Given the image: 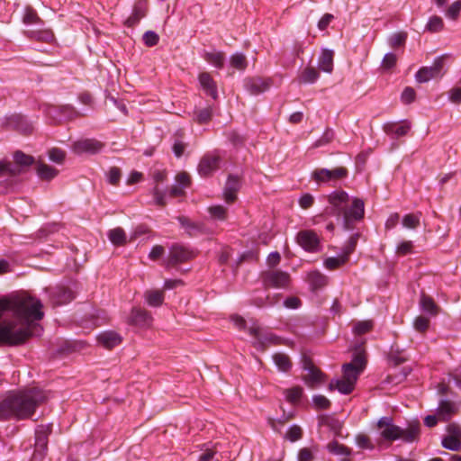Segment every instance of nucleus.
<instances>
[{"instance_id":"nucleus-1","label":"nucleus","mask_w":461,"mask_h":461,"mask_svg":"<svg viewBox=\"0 0 461 461\" xmlns=\"http://www.w3.org/2000/svg\"><path fill=\"white\" fill-rule=\"evenodd\" d=\"M40 300L23 294L0 298V343L18 345L33 334L34 321L41 320Z\"/></svg>"},{"instance_id":"nucleus-2","label":"nucleus","mask_w":461,"mask_h":461,"mask_svg":"<svg viewBox=\"0 0 461 461\" xmlns=\"http://www.w3.org/2000/svg\"><path fill=\"white\" fill-rule=\"evenodd\" d=\"M47 399V393L39 388L12 393L0 402V420L10 417L29 418Z\"/></svg>"},{"instance_id":"nucleus-3","label":"nucleus","mask_w":461,"mask_h":461,"mask_svg":"<svg viewBox=\"0 0 461 461\" xmlns=\"http://www.w3.org/2000/svg\"><path fill=\"white\" fill-rule=\"evenodd\" d=\"M328 201L331 205L332 214L338 217L343 216L346 230H350L353 221H359L364 217V202L361 199L354 198L348 207L349 196L343 190L332 192L328 195Z\"/></svg>"},{"instance_id":"nucleus-4","label":"nucleus","mask_w":461,"mask_h":461,"mask_svg":"<svg viewBox=\"0 0 461 461\" xmlns=\"http://www.w3.org/2000/svg\"><path fill=\"white\" fill-rule=\"evenodd\" d=\"M366 360L364 353L358 348L355 353L353 359L342 366L343 376L341 379L332 380L329 384V389L333 391L337 389L344 394L350 393L356 384V382L366 367Z\"/></svg>"},{"instance_id":"nucleus-5","label":"nucleus","mask_w":461,"mask_h":461,"mask_svg":"<svg viewBox=\"0 0 461 461\" xmlns=\"http://www.w3.org/2000/svg\"><path fill=\"white\" fill-rule=\"evenodd\" d=\"M377 427L380 429L381 436L387 440L402 439L405 442H412L417 439L420 433L419 423L411 424L403 429L393 423L389 417H382Z\"/></svg>"},{"instance_id":"nucleus-6","label":"nucleus","mask_w":461,"mask_h":461,"mask_svg":"<svg viewBox=\"0 0 461 461\" xmlns=\"http://www.w3.org/2000/svg\"><path fill=\"white\" fill-rule=\"evenodd\" d=\"M195 255V252L190 248L176 243L169 248V252L164 264L168 268L187 262L193 259Z\"/></svg>"},{"instance_id":"nucleus-7","label":"nucleus","mask_w":461,"mask_h":461,"mask_svg":"<svg viewBox=\"0 0 461 461\" xmlns=\"http://www.w3.org/2000/svg\"><path fill=\"white\" fill-rule=\"evenodd\" d=\"M263 285L269 288L285 289L291 282L290 275L279 269H271L261 274Z\"/></svg>"},{"instance_id":"nucleus-8","label":"nucleus","mask_w":461,"mask_h":461,"mask_svg":"<svg viewBox=\"0 0 461 461\" xmlns=\"http://www.w3.org/2000/svg\"><path fill=\"white\" fill-rule=\"evenodd\" d=\"M444 58H437L430 67H423L416 73L419 83H426L431 79L441 77L444 74Z\"/></svg>"},{"instance_id":"nucleus-9","label":"nucleus","mask_w":461,"mask_h":461,"mask_svg":"<svg viewBox=\"0 0 461 461\" xmlns=\"http://www.w3.org/2000/svg\"><path fill=\"white\" fill-rule=\"evenodd\" d=\"M249 334L254 338V346L258 349L265 350L269 345H277L279 339L271 332L263 331L258 327H251L249 330Z\"/></svg>"},{"instance_id":"nucleus-10","label":"nucleus","mask_w":461,"mask_h":461,"mask_svg":"<svg viewBox=\"0 0 461 461\" xmlns=\"http://www.w3.org/2000/svg\"><path fill=\"white\" fill-rule=\"evenodd\" d=\"M348 171L345 167H336L334 169L319 168L312 172V178L318 182H329L338 180L347 176Z\"/></svg>"},{"instance_id":"nucleus-11","label":"nucleus","mask_w":461,"mask_h":461,"mask_svg":"<svg viewBox=\"0 0 461 461\" xmlns=\"http://www.w3.org/2000/svg\"><path fill=\"white\" fill-rule=\"evenodd\" d=\"M221 162L220 155L210 153L204 155L198 165V172L202 176H208L219 168Z\"/></svg>"},{"instance_id":"nucleus-12","label":"nucleus","mask_w":461,"mask_h":461,"mask_svg":"<svg viewBox=\"0 0 461 461\" xmlns=\"http://www.w3.org/2000/svg\"><path fill=\"white\" fill-rule=\"evenodd\" d=\"M303 368L307 371V374L303 375V381L309 387L315 388L323 383L324 375L311 362V360L305 359L303 361Z\"/></svg>"},{"instance_id":"nucleus-13","label":"nucleus","mask_w":461,"mask_h":461,"mask_svg":"<svg viewBox=\"0 0 461 461\" xmlns=\"http://www.w3.org/2000/svg\"><path fill=\"white\" fill-rule=\"evenodd\" d=\"M103 147V143L96 140L86 139L74 142L72 145V150L77 155L84 153L95 154L100 152Z\"/></svg>"},{"instance_id":"nucleus-14","label":"nucleus","mask_w":461,"mask_h":461,"mask_svg":"<svg viewBox=\"0 0 461 461\" xmlns=\"http://www.w3.org/2000/svg\"><path fill=\"white\" fill-rule=\"evenodd\" d=\"M298 244L306 251L314 252L319 249L320 240L317 234L311 230H302L296 237Z\"/></svg>"},{"instance_id":"nucleus-15","label":"nucleus","mask_w":461,"mask_h":461,"mask_svg":"<svg viewBox=\"0 0 461 461\" xmlns=\"http://www.w3.org/2000/svg\"><path fill=\"white\" fill-rule=\"evenodd\" d=\"M271 85L270 79L261 77H249L245 79L244 86L246 90L253 95H257L267 91Z\"/></svg>"},{"instance_id":"nucleus-16","label":"nucleus","mask_w":461,"mask_h":461,"mask_svg":"<svg viewBox=\"0 0 461 461\" xmlns=\"http://www.w3.org/2000/svg\"><path fill=\"white\" fill-rule=\"evenodd\" d=\"M458 411V405L456 402L450 400L442 399L438 402L437 409V415L442 421L449 420L452 416L456 414Z\"/></svg>"},{"instance_id":"nucleus-17","label":"nucleus","mask_w":461,"mask_h":461,"mask_svg":"<svg viewBox=\"0 0 461 461\" xmlns=\"http://www.w3.org/2000/svg\"><path fill=\"white\" fill-rule=\"evenodd\" d=\"M148 11V3L146 0H140L135 3L132 14L125 21L128 27L135 26L143 17L146 16Z\"/></svg>"},{"instance_id":"nucleus-18","label":"nucleus","mask_w":461,"mask_h":461,"mask_svg":"<svg viewBox=\"0 0 461 461\" xmlns=\"http://www.w3.org/2000/svg\"><path fill=\"white\" fill-rule=\"evenodd\" d=\"M240 187V179L238 176H230L227 179L223 198L227 203H232L237 199V192Z\"/></svg>"},{"instance_id":"nucleus-19","label":"nucleus","mask_w":461,"mask_h":461,"mask_svg":"<svg viewBox=\"0 0 461 461\" xmlns=\"http://www.w3.org/2000/svg\"><path fill=\"white\" fill-rule=\"evenodd\" d=\"M122 338L120 334L113 330H106L100 333L97 341L105 348H113L122 343Z\"/></svg>"},{"instance_id":"nucleus-20","label":"nucleus","mask_w":461,"mask_h":461,"mask_svg":"<svg viewBox=\"0 0 461 461\" xmlns=\"http://www.w3.org/2000/svg\"><path fill=\"white\" fill-rule=\"evenodd\" d=\"M130 320L131 324L139 327H149L152 322L151 315L140 308L132 309Z\"/></svg>"},{"instance_id":"nucleus-21","label":"nucleus","mask_w":461,"mask_h":461,"mask_svg":"<svg viewBox=\"0 0 461 461\" xmlns=\"http://www.w3.org/2000/svg\"><path fill=\"white\" fill-rule=\"evenodd\" d=\"M51 432V425H40L35 431V446L36 447L44 452L47 449L48 436Z\"/></svg>"},{"instance_id":"nucleus-22","label":"nucleus","mask_w":461,"mask_h":461,"mask_svg":"<svg viewBox=\"0 0 461 461\" xmlns=\"http://www.w3.org/2000/svg\"><path fill=\"white\" fill-rule=\"evenodd\" d=\"M199 82L208 95L212 96L213 99L217 98L218 95L216 83L209 73H201L199 75Z\"/></svg>"},{"instance_id":"nucleus-23","label":"nucleus","mask_w":461,"mask_h":461,"mask_svg":"<svg viewBox=\"0 0 461 461\" xmlns=\"http://www.w3.org/2000/svg\"><path fill=\"white\" fill-rule=\"evenodd\" d=\"M334 53L330 50H323L318 60V67L326 73H331L333 69Z\"/></svg>"},{"instance_id":"nucleus-24","label":"nucleus","mask_w":461,"mask_h":461,"mask_svg":"<svg viewBox=\"0 0 461 461\" xmlns=\"http://www.w3.org/2000/svg\"><path fill=\"white\" fill-rule=\"evenodd\" d=\"M36 172H37L38 176L41 180H46V181H50V180L53 179L59 174V171L56 168H54L45 163H42V162H39L36 165Z\"/></svg>"},{"instance_id":"nucleus-25","label":"nucleus","mask_w":461,"mask_h":461,"mask_svg":"<svg viewBox=\"0 0 461 461\" xmlns=\"http://www.w3.org/2000/svg\"><path fill=\"white\" fill-rule=\"evenodd\" d=\"M26 34L30 39L47 43L51 42L54 40V34L50 29L29 31Z\"/></svg>"},{"instance_id":"nucleus-26","label":"nucleus","mask_w":461,"mask_h":461,"mask_svg":"<svg viewBox=\"0 0 461 461\" xmlns=\"http://www.w3.org/2000/svg\"><path fill=\"white\" fill-rule=\"evenodd\" d=\"M308 280L314 290L322 288L328 284V277L319 271L310 272Z\"/></svg>"},{"instance_id":"nucleus-27","label":"nucleus","mask_w":461,"mask_h":461,"mask_svg":"<svg viewBox=\"0 0 461 461\" xmlns=\"http://www.w3.org/2000/svg\"><path fill=\"white\" fill-rule=\"evenodd\" d=\"M14 166H17L21 170V174L23 173V167H29L34 162L33 157L27 155L22 151H15L14 154Z\"/></svg>"},{"instance_id":"nucleus-28","label":"nucleus","mask_w":461,"mask_h":461,"mask_svg":"<svg viewBox=\"0 0 461 461\" xmlns=\"http://www.w3.org/2000/svg\"><path fill=\"white\" fill-rule=\"evenodd\" d=\"M145 299L149 306L158 307L163 303L164 294L163 292L158 290L147 291L145 293Z\"/></svg>"},{"instance_id":"nucleus-29","label":"nucleus","mask_w":461,"mask_h":461,"mask_svg":"<svg viewBox=\"0 0 461 461\" xmlns=\"http://www.w3.org/2000/svg\"><path fill=\"white\" fill-rule=\"evenodd\" d=\"M319 78V72L313 67L305 68L299 77V82L303 84H312Z\"/></svg>"},{"instance_id":"nucleus-30","label":"nucleus","mask_w":461,"mask_h":461,"mask_svg":"<svg viewBox=\"0 0 461 461\" xmlns=\"http://www.w3.org/2000/svg\"><path fill=\"white\" fill-rule=\"evenodd\" d=\"M110 241L116 246H122L126 243V233L122 228H114L108 232Z\"/></svg>"},{"instance_id":"nucleus-31","label":"nucleus","mask_w":461,"mask_h":461,"mask_svg":"<svg viewBox=\"0 0 461 461\" xmlns=\"http://www.w3.org/2000/svg\"><path fill=\"white\" fill-rule=\"evenodd\" d=\"M20 174L21 170L17 166H14L13 162L6 159L0 160V176L6 175L15 176Z\"/></svg>"},{"instance_id":"nucleus-32","label":"nucleus","mask_w":461,"mask_h":461,"mask_svg":"<svg viewBox=\"0 0 461 461\" xmlns=\"http://www.w3.org/2000/svg\"><path fill=\"white\" fill-rule=\"evenodd\" d=\"M348 258L341 254L339 257H330L324 260L323 265L329 270H334L348 262Z\"/></svg>"},{"instance_id":"nucleus-33","label":"nucleus","mask_w":461,"mask_h":461,"mask_svg":"<svg viewBox=\"0 0 461 461\" xmlns=\"http://www.w3.org/2000/svg\"><path fill=\"white\" fill-rule=\"evenodd\" d=\"M273 359L280 371L287 372L292 366L289 357L284 353L275 354Z\"/></svg>"},{"instance_id":"nucleus-34","label":"nucleus","mask_w":461,"mask_h":461,"mask_svg":"<svg viewBox=\"0 0 461 461\" xmlns=\"http://www.w3.org/2000/svg\"><path fill=\"white\" fill-rule=\"evenodd\" d=\"M284 394L287 402L295 404L299 402L303 395V388L300 386H294L292 388L284 390Z\"/></svg>"},{"instance_id":"nucleus-35","label":"nucleus","mask_w":461,"mask_h":461,"mask_svg":"<svg viewBox=\"0 0 461 461\" xmlns=\"http://www.w3.org/2000/svg\"><path fill=\"white\" fill-rule=\"evenodd\" d=\"M56 112H59L60 113L59 116V120H71L76 114L75 110L69 105L61 106L59 108H51L49 111V114L50 116H53Z\"/></svg>"},{"instance_id":"nucleus-36","label":"nucleus","mask_w":461,"mask_h":461,"mask_svg":"<svg viewBox=\"0 0 461 461\" xmlns=\"http://www.w3.org/2000/svg\"><path fill=\"white\" fill-rule=\"evenodd\" d=\"M204 59L209 63L212 64L216 68H222L224 63V54L221 51L206 52Z\"/></svg>"},{"instance_id":"nucleus-37","label":"nucleus","mask_w":461,"mask_h":461,"mask_svg":"<svg viewBox=\"0 0 461 461\" xmlns=\"http://www.w3.org/2000/svg\"><path fill=\"white\" fill-rule=\"evenodd\" d=\"M73 298V294L69 289L60 288L56 294L53 303L54 304L60 305L69 303Z\"/></svg>"},{"instance_id":"nucleus-38","label":"nucleus","mask_w":461,"mask_h":461,"mask_svg":"<svg viewBox=\"0 0 461 461\" xmlns=\"http://www.w3.org/2000/svg\"><path fill=\"white\" fill-rule=\"evenodd\" d=\"M230 64L233 68L244 70L248 66V61L243 53L237 52L230 58Z\"/></svg>"},{"instance_id":"nucleus-39","label":"nucleus","mask_w":461,"mask_h":461,"mask_svg":"<svg viewBox=\"0 0 461 461\" xmlns=\"http://www.w3.org/2000/svg\"><path fill=\"white\" fill-rule=\"evenodd\" d=\"M420 306L423 311L429 312L431 315H437L438 308L434 303L433 299L429 296L422 294L420 298Z\"/></svg>"},{"instance_id":"nucleus-40","label":"nucleus","mask_w":461,"mask_h":461,"mask_svg":"<svg viewBox=\"0 0 461 461\" xmlns=\"http://www.w3.org/2000/svg\"><path fill=\"white\" fill-rule=\"evenodd\" d=\"M441 444L444 448L452 451H458L461 448V441L449 435L442 438Z\"/></svg>"},{"instance_id":"nucleus-41","label":"nucleus","mask_w":461,"mask_h":461,"mask_svg":"<svg viewBox=\"0 0 461 461\" xmlns=\"http://www.w3.org/2000/svg\"><path fill=\"white\" fill-rule=\"evenodd\" d=\"M23 22L25 24H32V23H39L41 22V18L37 14L36 11L31 7L27 6L24 10V14L23 16Z\"/></svg>"},{"instance_id":"nucleus-42","label":"nucleus","mask_w":461,"mask_h":461,"mask_svg":"<svg viewBox=\"0 0 461 461\" xmlns=\"http://www.w3.org/2000/svg\"><path fill=\"white\" fill-rule=\"evenodd\" d=\"M177 219L181 226L186 230L189 235H194L196 231L201 230V227L197 223L191 221L185 216H179Z\"/></svg>"},{"instance_id":"nucleus-43","label":"nucleus","mask_w":461,"mask_h":461,"mask_svg":"<svg viewBox=\"0 0 461 461\" xmlns=\"http://www.w3.org/2000/svg\"><path fill=\"white\" fill-rule=\"evenodd\" d=\"M328 449L330 452L335 454V455H340V456H349L351 451L348 447L340 445L337 441H332L328 444Z\"/></svg>"},{"instance_id":"nucleus-44","label":"nucleus","mask_w":461,"mask_h":461,"mask_svg":"<svg viewBox=\"0 0 461 461\" xmlns=\"http://www.w3.org/2000/svg\"><path fill=\"white\" fill-rule=\"evenodd\" d=\"M444 27L443 20L439 16H432L429 18L426 29L431 32H440Z\"/></svg>"},{"instance_id":"nucleus-45","label":"nucleus","mask_w":461,"mask_h":461,"mask_svg":"<svg viewBox=\"0 0 461 461\" xmlns=\"http://www.w3.org/2000/svg\"><path fill=\"white\" fill-rule=\"evenodd\" d=\"M402 225L407 229H416L420 225L419 214H406L402 218Z\"/></svg>"},{"instance_id":"nucleus-46","label":"nucleus","mask_w":461,"mask_h":461,"mask_svg":"<svg viewBox=\"0 0 461 461\" xmlns=\"http://www.w3.org/2000/svg\"><path fill=\"white\" fill-rule=\"evenodd\" d=\"M212 115V110L211 106H207L203 109H201L195 113V121L200 123H205L209 122Z\"/></svg>"},{"instance_id":"nucleus-47","label":"nucleus","mask_w":461,"mask_h":461,"mask_svg":"<svg viewBox=\"0 0 461 461\" xmlns=\"http://www.w3.org/2000/svg\"><path fill=\"white\" fill-rule=\"evenodd\" d=\"M208 211L214 219L224 221L227 218V210L222 205L211 206Z\"/></svg>"},{"instance_id":"nucleus-48","label":"nucleus","mask_w":461,"mask_h":461,"mask_svg":"<svg viewBox=\"0 0 461 461\" xmlns=\"http://www.w3.org/2000/svg\"><path fill=\"white\" fill-rule=\"evenodd\" d=\"M429 326V320L424 316H418L413 321V327L419 332H424Z\"/></svg>"},{"instance_id":"nucleus-49","label":"nucleus","mask_w":461,"mask_h":461,"mask_svg":"<svg viewBox=\"0 0 461 461\" xmlns=\"http://www.w3.org/2000/svg\"><path fill=\"white\" fill-rule=\"evenodd\" d=\"M372 328L373 322L371 321H358L354 326V332L357 335H362L371 330Z\"/></svg>"},{"instance_id":"nucleus-50","label":"nucleus","mask_w":461,"mask_h":461,"mask_svg":"<svg viewBox=\"0 0 461 461\" xmlns=\"http://www.w3.org/2000/svg\"><path fill=\"white\" fill-rule=\"evenodd\" d=\"M358 234L352 235L345 248L343 249L342 254L345 255L348 258H349V255L355 250L357 240H358Z\"/></svg>"},{"instance_id":"nucleus-51","label":"nucleus","mask_w":461,"mask_h":461,"mask_svg":"<svg viewBox=\"0 0 461 461\" xmlns=\"http://www.w3.org/2000/svg\"><path fill=\"white\" fill-rule=\"evenodd\" d=\"M460 10L461 1L457 0L451 4V5L447 9L446 15L452 20H456L459 15Z\"/></svg>"},{"instance_id":"nucleus-52","label":"nucleus","mask_w":461,"mask_h":461,"mask_svg":"<svg viewBox=\"0 0 461 461\" xmlns=\"http://www.w3.org/2000/svg\"><path fill=\"white\" fill-rule=\"evenodd\" d=\"M312 402L317 409H328L330 405V400L321 394L313 395Z\"/></svg>"},{"instance_id":"nucleus-53","label":"nucleus","mask_w":461,"mask_h":461,"mask_svg":"<svg viewBox=\"0 0 461 461\" xmlns=\"http://www.w3.org/2000/svg\"><path fill=\"white\" fill-rule=\"evenodd\" d=\"M303 430L302 429L297 425H293L286 432V438L294 442L302 438Z\"/></svg>"},{"instance_id":"nucleus-54","label":"nucleus","mask_w":461,"mask_h":461,"mask_svg":"<svg viewBox=\"0 0 461 461\" xmlns=\"http://www.w3.org/2000/svg\"><path fill=\"white\" fill-rule=\"evenodd\" d=\"M415 96H416L415 90L411 86H407L403 89V91L401 95V100L403 104H408L414 101Z\"/></svg>"},{"instance_id":"nucleus-55","label":"nucleus","mask_w":461,"mask_h":461,"mask_svg":"<svg viewBox=\"0 0 461 461\" xmlns=\"http://www.w3.org/2000/svg\"><path fill=\"white\" fill-rule=\"evenodd\" d=\"M65 156L66 153L59 149L53 148L49 151L50 159L58 164H61L64 161Z\"/></svg>"},{"instance_id":"nucleus-56","label":"nucleus","mask_w":461,"mask_h":461,"mask_svg":"<svg viewBox=\"0 0 461 461\" xmlns=\"http://www.w3.org/2000/svg\"><path fill=\"white\" fill-rule=\"evenodd\" d=\"M158 40V35L153 31H148L143 35L144 43L149 47L157 45Z\"/></svg>"},{"instance_id":"nucleus-57","label":"nucleus","mask_w":461,"mask_h":461,"mask_svg":"<svg viewBox=\"0 0 461 461\" xmlns=\"http://www.w3.org/2000/svg\"><path fill=\"white\" fill-rule=\"evenodd\" d=\"M152 194H153V197H154L155 203L157 205H159V206L163 207V206H165L167 204L166 194H165L164 192L159 190V188L158 186L154 187V189L152 191Z\"/></svg>"},{"instance_id":"nucleus-58","label":"nucleus","mask_w":461,"mask_h":461,"mask_svg":"<svg viewBox=\"0 0 461 461\" xmlns=\"http://www.w3.org/2000/svg\"><path fill=\"white\" fill-rule=\"evenodd\" d=\"M447 435L461 441V427L456 423H450L446 429Z\"/></svg>"},{"instance_id":"nucleus-59","label":"nucleus","mask_w":461,"mask_h":461,"mask_svg":"<svg viewBox=\"0 0 461 461\" xmlns=\"http://www.w3.org/2000/svg\"><path fill=\"white\" fill-rule=\"evenodd\" d=\"M396 61H397V57L395 54L391 53V52L387 53L384 55V59H383L382 67L389 69L396 64Z\"/></svg>"},{"instance_id":"nucleus-60","label":"nucleus","mask_w":461,"mask_h":461,"mask_svg":"<svg viewBox=\"0 0 461 461\" xmlns=\"http://www.w3.org/2000/svg\"><path fill=\"white\" fill-rule=\"evenodd\" d=\"M411 129V123L407 121H402L401 125H395L394 135L396 137L405 136Z\"/></svg>"},{"instance_id":"nucleus-61","label":"nucleus","mask_w":461,"mask_h":461,"mask_svg":"<svg viewBox=\"0 0 461 461\" xmlns=\"http://www.w3.org/2000/svg\"><path fill=\"white\" fill-rule=\"evenodd\" d=\"M121 178V171L118 167H112L108 172V181L111 185H117Z\"/></svg>"},{"instance_id":"nucleus-62","label":"nucleus","mask_w":461,"mask_h":461,"mask_svg":"<svg viewBox=\"0 0 461 461\" xmlns=\"http://www.w3.org/2000/svg\"><path fill=\"white\" fill-rule=\"evenodd\" d=\"M412 250L411 241H402L397 246L396 253L402 256L411 253Z\"/></svg>"},{"instance_id":"nucleus-63","label":"nucleus","mask_w":461,"mask_h":461,"mask_svg":"<svg viewBox=\"0 0 461 461\" xmlns=\"http://www.w3.org/2000/svg\"><path fill=\"white\" fill-rule=\"evenodd\" d=\"M356 442L358 445V447L362 448H369L372 449L374 447L370 442V439L367 436L364 434H359L356 437Z\"/></svg>"},{"instance_id":"nucleus-64","label":"nucleus","mask_w":461,"mask_h":461,"mask_svg":"<svg viewBox=\"0 0 461 461\" xmlns=\"http://www.w3.org/2000/svg\"><path fill=\"white\" fill-rule=\"evenodd\" d=\"M406 34L405 33H395L391 36L389 41L392 47H398L402 45L405 42Z\"/></svg>"}]
</instances>
